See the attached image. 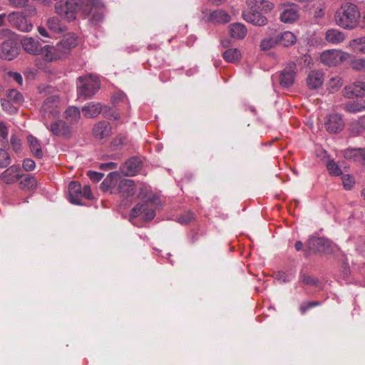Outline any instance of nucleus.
<instances>
[{"mask_svg":"<svg viewBox=\"0 0 365 365\" xmlns=\"http://www.w3.org/2000/svg\"><path fill=\"white\" fill-rule=\"evenodd\" d=\"M118 189L122 197H128L135 193L136 185L133 180L123 179L120 180Z\"/></svg>","mask_w":365,"mask_h":365,"instance_id":"obj_19","label":"nucleus"},{"mask_svg":"<svg viewBox=\"0 0 365 365\" xmlns=\"http://www.w3.org/2000/svg\"><path fill=\"white\" fill-rule=\"evenodd\" d=\"M351 66L353 69L359 71H365V58H357L351 61Z\"/></svg>","mask_w":365,"mask_h":365,"instance_id":"obj_44","label":"nucleus"},{"mask_svg":"<svg viewBox=\"0 0 365 365\" xmlns=\"http://www.w3.org/2000/svg\"><path fill=\"white\" fill-rule=\"evenodd\" d=\"M193 219V214L191 212H187L178 218V222L182 225H186L190 222Z\"/></svg>","mask_w":365,"mask_h":365,"instance_id":"obj_46","label":"nucleus"},{"mask_svg":"<svg viewBox=\"0 0 365 365\" xmlns=\"http://www.w3.org/2000/svg\"><path fill=\"white\" fill-rule=\"evenodd\" d=\"M277 43L284 46L288 47L294 44L297 41L295 35L291 31H284L280 34L277 37Z\"/></svg>","mask_w":365,"mask_h":365,"instance_id":"obj_29","label":"nucleus"},{"mask_svg":"<svg viewBox=\"0 0 365 365\" xmlns=\"http://www.w3.org/2000/svg\"><path fill=\"white\" fill-rule=\"evenodd\" d=\"M351 130L352 133L354 135L359 134L361 132L365 130V123L363 120L353 123L351 125Z\"/></svg>","mask_w":365,"mask_h":365,"instance_id":"obj_45","label":"nucleus"},{"mask_svg":"<svg viewBox=\"0 0 365 365\" xmlns=\"http://www.w3.org/2000/svg\"><path fill=\"white\" fill-rule=\"evenodd\" d=\"M119 174L116 172H112L108 174L106 178L103 181L102 185L108 187H112L115 185L114 181H117Z\"/></svg>","mask_w":365,"mask_h":365,"instance_id":"obj_41","label":"nucleus"},{"mask_svg":"<svg viewBox=\"0 0 365 365\" xmlns=\"http://www.w3.org/2000/svg\"><path fill=\"white\" fill-rule=\"evenodd\" d=\"M21 187L26 190L35 189L37 186L36 179L31 175H26L24 178L20 182Z\"/></svg>","mask_w":365,"mask_h":365,"instance_id":"obj_34","label":"nucleus"},{"mask_svg":"<svg viewBox=\"0 0 365 365\" xmlns=\"http://www.w3.org/2000/svg\"><path fill=\"white\" fill-rule=\"evenodd\" d=\"M310 250L318 252H327L330 247V242L322 237H311L308 242Z\"/></svg>","mask_w":365,"mask_h":365,"instance_id":"obj_21","label":"nucleus"},{"mask_svg":"<svg viewBox=\"0 0 365 365\" xmlns=\"http://www.w3.org/2000/svg\"><path fill=\"white\" fill-rule=\"evenodd\" d=\"M61 102L57 96L48 97L43 102L41 113L44 121L58 117L61 113Z\"/></svg>","mask_w":365,"mask_h":365,"instance_id":"obj_8","label":"nucleus"},{"mask_svg":"<svg viewBox=\"0 0 365 365\" xmlns=\"http://www.w3.org/2000/svg\"><path fill=\"white\" fill-rule=\"evenodd\" d=\"M7 18L9 23L21 31L29 32L33 28V25L20 12H11Z\"/></svg>","mask_w":365,"mask_h":365,"instance_id":"obj_9","label":"nucleus"},{"mask_svg":"<svg viewBox=\"0 0 365 365\" xmlns=\"http://www.w3.org/2000/svg\"><path fill=\"white\" fill-rule=\"evenodd\" d=\"M38 31L39 34L43 37H49L50 36L46 29L43 26H38Z\"/></svg>","mask_w":365,"mask_h":365,"instance_id":"obj_59","label":"nucleus"},{"mask_svg":"<svg viewBox=\"0 0 365 365\" xmlns=\"http://www.w3.org/2000/svg\"><path fill=\"white\" fill-rule=\"evenodd\" d=\"M350 58L347 52L339 49H329L324 51L320 55L321 62L327 66H337Z\"/></svg>","mask_w":365,"mask_h":365,"instance_id":"obj_7","label":"nucleus"},{"mask_svg":"<svg viewBox=\"0 0 365 365\" xmlns=\"http://www.w3.org/2000/svg\"><path fill=\"white\" fill-rule=\"evenodd\" d=\"M343 84V81L341 77L336 76L331 78L328 83L329 89L332 92L339 90Z\"/></svg>","mask_w":365,"mask_h":365,"instance_id":"obj_38","label":"nucleus"},{"mask_svg":"<svg viewBox=\"0 0 365 365\" xmlns=\"http://www.w3.org/2000/svg\"><path fill=\"white\" fill-rule=\"evenodd\" d=\"M103 7L101 0H67L65 4L57 2L55 5L56 13L68 21H73L78 16L85 18L93 10Z\"/></svg>","mask_w":365,"mask_h":365,"instance_id":"obj_1","label":"nucleus"},{"mask_svg":"<svg viewBox=\"0 0 365 365\" xmlns=\"http://www.w3.org/2000/svg\"><path fill=\"white\" fill-rule=\"evenodd\" d=\"M9 2L13 6L21 8L26 5L27 0H9Z\"/></svg>","mask_w":365,"mask_h":365,"instance_id":"obj_55","label":"nucleus"},{"mask_svg":"<svg viewBox=\"0 0 365 365\" xmlns=\"http://www.w3.org/2000/svg\"><path fill=\"white\" fill-rule=\"evenodd\" d=\"M230 15L222 9H217L212 11L208 16V21L213 24H225L230 22Z\"/></svg>","mask_w":365,"mask_h":365,"instance_id":"obj_23","label":"nucleus"},{"mask_svg":"<svg viewBox=\"0 0 365 365\" xmlns=\"http://www.w3.org/2000/svg\"><path fill=\"white\" fill-rule=\"evenodd\" d=\"M360 11L356 5L351 3L343 4L336 11V24L346 29H353L359 23Z\"/></svg>","mask_w":365,"mask_h":365,"instance_id":"obj_4","label":"nucleus"},{"mask_svg":"<svg viewBox=\"0 0 365 365\" xmlns=\"http://www.w3.org/2000/svg\"><path fill=\"white\" fill-rule=\"evenodd\" d=\"M324 38L329 43L339 44L345 40L346 35L336 29H330L325 33Z\"/></svg>","mask_w":365,"mask_h":365,"instance_id":"obj_25","label":"nucleus"},{"mask_svg":"<svg viewBox=\"0 0 365 365\" xmlns=\"http://www.w3.org/2000/svg\"><path fill=\"white\" fill-rule=\"evenodd\" d=\"M300 280L302 281V283L307 285H314L317 283L316 279L312 278L311 276L305 274H300Z\"/></svg>","mask_w":365,"mask_h":365,"instance_id":"obj_51","label":"nucleus"},{"mask_svg":"<svg viewBox=\"0 0 365 365\" xmlns=\"http://www.w3.org/2000/svg\"><path fill=\"white\" fill-rule=\"evenodd\" d=\"M87 175L89 177V178L91 180H93L95 182H99L103 178V173L96 172V171H92V170L88 171Z\"/></svg>","mask_w":365,"mask_h":365,"instance_id":"obj_50","label":"nucleus"},{"mask_svg":"<svg viewBox=\"0 0 365 365\" xmlns=\"http://www.w3.org/2000/svg\"><path fill=\"white\" fill-rule=\"evenodd\" d=\"M100 80L97 76L87 74L77 79V94L84 100L93 97L100 89Z\"/></svg>","mask_w":365,"mask_h":365,"instance_id":"obj_5","label":"nucleus"},{"mask_svg":"<svg viewBox=\"0 0 365 365\" xmlns=\"http://www.w3.org/2000/svg\"><path fill=\"white\" fill-rule=\"evenodd\" d=\"M140 166L141 161L138 158H131L121 165L120 170L125 175L133 176L140 170Z\"/></svg>","mask_w":365,"mask_h":365,"instance_id":"obj_17","label":"nucleus"},{"mask_svg":"<svg viewBox=\"0 0 365 365\" xmlns=\"http://www.w3.org/2000/svg\"><path fill=\"white\" fill-rule=\"evenodd\" d=\"M363 154L364 148H349L344 152V156L346 159L360 163L361 158H363Z\"/></svg>","mask_w":365,"mask_h":365,"instance_id":"obj_30","label":"nucleus"},{"mask_svg":"<svg viewBox=\"0 0 365 365\" xmlns=\"http://www.w3.org/2000/svg\"><path fill=\"white\" fill-rule=\"evenodd\" d=\"M11 163L10 155L6 150L0 149V168H6Z\"/></svg>","mask_w":365,"mask_h":365,"instance_id":"obj_43","label":"nucleus"},{"mask_svg":"<svg viewBox=\"0 0 365 365\" xmlns=\"http://www.w3.org/2000/svg\"><path fill=\"white\" fill-rule=\"evenodd\" d=\"M155 197H148L143 203L137 204L130 211L131 219L140 217L145 221H150L155 216Z\"/></svg>","mask_w":365,"mask_h":365,"instance_id":"obj_6","label":"nucleus"},{"mask_svg":"<svg viewBox=\"0 0 365 365\" xmlns=\"http://www.w3.org/2000/svg\"><path fill=\"white\" fill-rule=\"evenodd\" d=\"M111 127L107 121H101L96 124L93 133L96 138L103 139L110 135Z\"/></svg>","mask_w":365,"mask_h":365,"instance_id":"obj_24","label":"nucleus"},{"mask_svg":"<svg viewBox=\"0 0 365 365\" xmlns=\"http://www.w3.org/2000/svg\"><path fill=\"white\" fill-rule=\"evenodd\" d=\"M274 278L277 280L281 281L282 282H287L289 281L288 275L282 271H279L275 273Z\"/></svg>","mask_w":365,"mask_h":365,"instance_id":"obj_54","label":"nucleus"},{"mask_svg":"<svg viewBox=\"0 0 365 365\" xmlns=\"http://www.w3.org/2000/svg\"><path fill=\"white\" fill-rule=\"evenodd\" d=\"M43 124L54 135L69 137L71 133V127L63 120H55L50 125L45 120Z\"/></svg>","mask_w":365,"mask_h":365,"instance_id":"obj_10","label":"nucleus"},{"mask_svg":"<svg viewBox=\"0 0 365 365\" xmlns=\"http://www.w3.org/2000/svg\"><path fill=\"white\" fill-rule=\"evenodd\" d=\"M341 180L345 190H351L355 185L354 178L350 175H342Z\"/></svg>","mask_w":365,"mask_h":365,"instance_id":"obj_42","label":"nucleus"},{"mask_svg":"<svg viewBox=\"0 0 365 365\" xmlns=\"http://www.w3.org/2000/svg\"><path fill=\"white\" fill-rule=\"evenodd\" d=\"M345 110L350 113H358L365 110V99L349 102L344 105Z\"/></svg>","mask_w":365,"mask_h":365,"instance_id":"obj_31","label":"nucleus"},{"mask_svg":"<svg viewBox=\"0 0 365 365\" xmlns=\"http://www.w3.org/2000/svg\"><path fill=\"white\" fill-rule=\"evenodd\" d=\"M344 95L349 98L365 96V82L357 81L346 86L344 89Z\"/></svg>","mask_w":365,"mask_h":365,"instance_id":"obj_15","label":"nucleus"},{"mask_svg":"<svg viewBox=\"0 0 365 365\" xmlns=\"http://www.w3.org/2000/svg\"><path fill=\"white\" fill-rule=\"evenodd\" d=\"M327 168L329 174L333 176H339L342 175L340 167L334 160H329L327 163Z\"/></svg>","mask_w":365,"mask_h":365,"instance_id":"obj_39","label":"nucleus"},{"mask_svg":"<svg viewBox=\"0 0 365 365\" xmlns=\"http://www.w3.org/2000/svg\"><path fill=\"white\" fill-rule=\"evenodd\" d=\"M19 48L13 40H6L0 46V58L6 60H13L19 55Z\"/></svg>","mask_w":365,"mask_h":365,"instance_id":"obj_13","label":"nucleus"},{"mask_svg":"<svg viewBox=\"0 0 365 365\" xmlns=\"http://www.w3.org/2000/svg\"><path fill=\"white\" fill-rule=\"evenodd\" d=\"M1 106L5 110H7L10 113L16 112V108L12 106L9 101L1 99Z\"/></svg>","mask_w":365,"mask_h":365,"instance_id":"obj_52","label":"nucleus"},{"mask_svg":"<svg viewBox=\"0 0 365 365\" xmlns=\"http://www.w3.org/2000/svg\"><path fill=\"white\" fill-rule=\"evenodd\" d=\"M93 20H96V21H100L103 19V16L101 14H97L96 15L93 14Z\"/></svg>","mask_w":365,"mask_h":365,"instance_id":"obj_62","label":"nucleus"},{"mask_svg":"<svg viewBox=\"0 0 365 365\" xmlns=\"http://www.w3.org/2000/svg\"><path fill=\"white\" fill-rule=\"evenodd\" d=\"M69 201L72 204L81 205V185L77 182H71L68 185Z\"/></svg>","mask_w":365,"mask_h":365,"instance_id":"obj_22","label":"nucleus"},{"mask_svg":"<svg viewBox=\"0 0 365 365\" xmlns=\"http://www.w3.org/2000/svg\"><path fill=\"white\" fill-rule=\"evenodd\" d=\"M65 118L71 123L78 122L81 118L79 109L75 106H71L65 111Z\"/></svg>","mask_w":365,"mask_h":365,"instance_id":"obj_32","label":"nucleus"},{"mask_svg":"<svg viewBox=\"0 0 365 365\" xmlns=\"http://www.w3.org/2000/svg\"><path fill=\"white\" fill-rule=\"evenodd\" d=\"M0 135L4 138H6L8 135V129L4 123H0Z\"/></svg>","mask_w":365,"mask_h":365,"instance_id":"obj_56","label":"nucleus"},{"mask_svg":"<svg viewBox=\"0 0 365 365\" xmlns=\"http://www.w3.org/2000/svg\"><path fill=\"white\" fill-rule=\"evenodd\" d=\"M320 303L318 302H307L302 303L300 305L299 309L302 314H304L309 309L314 307L315 306L319 305Z\"/></svg>","mask_w":365,"mask_h":365,"instance_id":"obj_49","label":"nucleus"},{"mask_svg":"<svg viewBox=\"0 0 365 365\" xmlns=\"http://www.w3.org/2000/svg\"><path fill=\"white\" fill-rule=\"evenodd\" d=\"M7 97L9 98L8 101H11L18 104L21 103L24 101V98L21 93L15 89L9 90L7 91Z\"/></svg>","mask_w":365,"mask_h":365,"instance_id":"obj_36","label":"nucleus"},{"mask_svg":"<svg viewBox=\"0 0 365 365\" xmlns=\"http://www.w3.org/2000/svg\"><path fill=\"white\" fill-rule=\"evenodd\" d=\"M223 58L228 63L237 62L241 57V52L237 48H230L223 53Z\"/></svg>","mask_w":365,"mask_h":365,"instance_id":"obj_33","label":"nucleus"},{"mask_svg":"<svg viewBox=\"0 0 365 365\" xmlns=\"http://www.w3.org/2000/svg\"><path fill=\"white\" fill-rule=\"evenodd\" d=\"M296 73L297 65L295 63H288L281 72L279 78L280 85L286 88L291 86L294 81Z\"/></svg>","mask_w":365,"mask_h":365,"instance_id":"obj_11","label":"nucleus"},{"mask_svg":"<svg viewBox=\"0 0 365 365\" xmlns=\"http://www.w3.org/2000/svg\"><path fill=\"white\" fill-rule=\"evenodd\" d=\"M283 11L280 14V21L285 24H292L296 21L299 16V6L295 4H283Z\"/></svg>","mask_w":365,"mask_h":365,"instance_id":"obj_12","label":"nucleus"},{"mask_svg":"<svg viewBox=\"0 0 365 365\" xmlns=\"http://www.w3.org/2000/svg\"><path fill=\"white\" fill-rule=\"evenodd\" d=\"M302 242L301 241H297L295 244V249L297 250V251H299L302 250Z\"/></svg>","mask_w":365,"mask_h":365,"instance_id":"obj_61","label":"nucleus"},{"mask_svg":"<svg viewBox=\"0 0 365 365\" xmlns=\"http://www.w3.org/2000/svg\"><path fill=\"white\" fill-rule=\"evenodd\" d=\"M11 145L14 152L18 153L21 149V143L20 139L16 135L11 137Z\"/></svg>","mask_w":365,"mask_h":365,"instance_id":"obj_47","label":"nucleus"},{"mask_svg":"<svg viewBox=\"0 0 365 365\" xmlns=\"http://www.w3.org/2000/svg\"><path fill=\"white\" fill-rule=\"evenodd\" d=\"M22 166L26 171H32L36 167V163L30 158H26L23 161Z\"/></svg>","mask_w":365,"mask_h":365,"instance_id":"obj_48","label":"nucleus"},{"mask_svg":"<svg viewBox=\"0 0 365 365\" xmlns=\"http://www.w3.org/2000/svg\"><path fill=\"white\" fill-rule=\"evenodd\" d=\"M350 46L356 51L365 53V37L352 40L350 42Z\"/></svg>","mask_w":365,"mask_h":365,"instance_id":"obj_37","label":"nucleus"},{"mask_svg":"<svg viewBox=\"0 0 365 365\" xmlns=\"http://www.w3.org/2000/svg\"><path fill=\"white\" fill-rule=\"evenodd\" d=\"M76 45V37L74 34H69L55 46L46 45L42 47L41 53H42L43 59L46 62H56L66 58L71 50Z\"/></svg>","mask_w":365,"mask_h":365,"instance_id":"obj_2","label":"nucleus"},{"mask_svg":"<svg viewBox=\"0 0 365 365\" xmlns=\"http://www.w3.org/2000/svg\"><path fill=\"white\" fill-rule=\"evenodd\" d=\"M21 44L24 50L31 55L37 56L40 54L42 51V46L38 39L33 37H22L21 38Z\"/></svg>","mask_w":365,"mask_h":365,"instance_id":"obj_14","label":"nucleus"},{"mask_svg":"<svg viewBox=\"0 0 365 365\" xmlns=\"http://www.w3.org/2000/svg\"><path fill=\"white\" fill-rule=\"evenodd\" d=\"M21 169L16 165L10 166L5 170L0 175L1 180L6 184H12L17 181L21 175H20Z\"/></svg>","mask_w":365,"mask_h":365,"instance_id":"obj_18","label":"nucleus"},{"mask_svg":"<svg viewBox=\"0 0 365 365\" xmlns=\"http://www.w3.org/2000/svg\"><path fill=\"white\" fill-rule=\"evenodd\" d=\"M361 163L365 166V149H364L363 158H361Z\"/></svg>","mask_w":365,"mask_h":365,"instance_id":"obj_64","label":"nucleus"},{"mask_svg":"<svg viewBox=\"0 0 365 365\" xmlns=\"http://www.w3.org/2000/svg\"><path fill=\"white\" fill-rule=\"evenodd\" d=\"M324 73L320 71H312L308 74L307 83L310 89H317L324 83Z\"/></svg>","mask_w":365,"mask_h":365,"instance_id":"obj_20","label":"nucleus"},{"mask_svg":"<svg viewBox=\"0 0 365 365\" xmlns=\"http://www.w3.org/2000/svg\"><path fill=\"white\" fill-rule=\"evenodd\" d=\"M100 168L101 169H107V170H112L115 169L117 168V164L115 163H107L101 164Z\"/></svg>","mask_w":365,"mask_h":365,"instance_id":"obj_57","label":"nucleus"},{"mask_svg":"<svg viewBox=\"0 0 365 365\" xmlns=\"http://www.w3.org/2000/svg\"><path fill=\"white\" fill-rule=\"evenodd\" d=\"M344 121L341 116L339 114L333 113L328 116L325 122V128L331 133H336L342 130L344 128Z\"/></svg>","mask_w":365,"mask_h":365,"instance_id":"obj_16","label":"nucleus"},{"mask_svg":"<svg viewBox=\"0 0 365 365\" xmlns=\"http://www.w3.org/2000/svg\"><path fill=\"white\" fill-rule=\"evenodd\" d=\"M11 76L13 77V79L16 81L19 85H22L23 83V78L20 73H11Z\"/></svg>","mask_w":365,"mask_h":365,"instance_id":"obj_58","label":"nucleus"},{"mask_svg":"<svg viewBox=\"0 0 365 365\" xmlns=\"http://www.w3.org/2000/svg\"><path fill=\"white\" fill-rule=\"evenodd\" d=\"M277 43V38L269 37L262 40L260 48L262 51H267L273 48Z\"/></svg>","mask_w":365,"mask_h":365,"instance_id":"obj_40","label":"nucleus"},{"mask_svg":"<svg viewBox=\"0 0 365 365\" xmlns=\"http://www.w3.org/2000/svg\"><path fill=\"white\" fill-rule=\"evenodd\" d=\"M47 26L50 30L55 33H61L63 30L59 19L56 17L48 19L47 21Z\"/></svg>","mask_w":365,"mask_h":365,"instance_id":"obj_35","label":"nucleus"},{"mask_svg":"<svg viewBox=\"0 0 365 365\" xmlns=\"http://www.w3.org/2000/svg\"><path fill=\"white\" fill-rule=\"evenodd\" d=\"M361 27L365 28V11L363 12V17L361 21Z\"/></svg>","mask_w":365,"mask_h":365,"instance_id":"obj_63","label":"nucleus"},{"mask_svg":"<svg viewBox=\"0 0 365 365\" xmlns=\"http://www.w3.org/2000/svg\"><path fill=\"white\" fill-rule=\"evenodd\" d=\"M248 9L243 11L245 21L257 26H262L267 24V19L261 11H269L273 9L274 4L267 0H247Z\"/></svg>","mask_w":365,"mask_h":365,"instance_id":"obj_3","label":"nucleus"},{"mask_svg":"<svg viewBox=\"0 0 365 365\" xmlns=\"http://www.w3.org/2000/svg\"><path fill=\"white\" fill-rule=\"evenodd\" d=\"M83 197L86 199L92 198L91 190L88 185H84L83 187H81V200Z\"/></svg>","mask_w":365,"mask_h":365,"instance_id":"obj_53","label":"nucleus"},{"mask_svg":"<svg viewBox=\"0 0 365 365\" xmlns=\"http://www.w3.org/2000/svg\"><path fill=\"white\" fill-rule=\"evenodd\" d=\"M102 111V106L99 103H89L82 108L83 115L87 118H95Z\"/></svg>","mask_w":365,"mask_h":365,"instance_id":"obj_26","label":"nucleus"},{"mask_svg":"<svg viewBox=\"0 0 365 365\" xmlns=\"http://www.w3.org/2000/svg\"><path fill=\"white\" fill-rule=\"evenodd\" d=\"M27 141L31 153L37 158H43V153L41 149L40 141L34 135L27 136Z\"/></svg>","mask_w":365,"mask_h":365,"instance_id":"obj_27","label":"nucleus"},{"mask_svg":"<svg viewBox=\"0 0 365 365\" xmlns=\"http://www.w3.org/2000/svg\"><path fill=\"white\" fill-rule=\"evenodd\" d=\"M212 4L215 6H220L224 4L226 0H208Z\"/></svg>","mask_w":365,"mask_h":365,"instance_id":"obj_60","label":"nucleus"},{"mask_svg":"<svg viewBox=\"0 0 365 365\" xmlns=\"http://www.w3.org/2000/svg\"><path fill=\"white\" fill-rule=\"evenodd\" d=\"M247 33V29L242 24L235 23L230 26V34L233 38L242 39L246 36Z\"/></svg>","mask_w":365,"mask_h":365,"instance_id":"obj_28","label":"nucleus"}]
</instances>
